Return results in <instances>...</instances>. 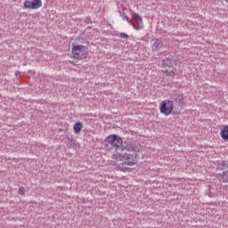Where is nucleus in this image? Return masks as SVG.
I'll return each instance as SVG.
<instances>
[{
	"label": "nucleus",
	"mask_w": 228,
	"mask_h": 228,
	"mask_svg": "<svg viewBox=\"0 0 228 228\" xmlns=\"http://www.w3.org/2000/svg\"><path fill=\"white\" fill-rule=\"evenodd\" d=\"M23 5L28 10H38V8H42V0H25Z\"/></svg>",
	"instance_id": "nucleus-4"
},
{
	"label": "nucleus",
	"mask_w": 228,
	"mask_h": 228,
	"mask_svg": "<svg viewBox=\"0 0 228 228\" xmlns=\"http://www.w3.org/2000/svg\"><path fill=\"white\" fill-rule=\"evenodd\" d=\"M73 129L75 133H81V129H83V123L79 121L75 123Z\"/></svg>",
	"instance_id": "nucleus-11"
},
{
	"label": "nucleus",
	"mask_w": 228,
	"mask_h": 228,
	"mask_svg": "<svg viewBox=\"0 0 228 228\" xmlns=\"http://www.w3.org/2000/svg\"><path fill=\"white\" fill-rule=\"evenodd\" d=\"M221 167L224 170L227 169L228 168V160H223L221 162Z\"/></svg>",
	"instance_id": "nucleus-15"
},
{
	"label": "nucleus",
	"mask_w": 228,
	"mask_h": 228,
	"mask_svg": "<svg viewBox=\"0 0 228 228\" xmlns=\"http://www.w3.org/2000/svg\"><path fill=\"white\" fill-rule=\"evenodd\" d=\"M151 42H153V44L151 45L152 51H159V49H161V47H163V42H161L158 38L152 39Z\"/></svg>",
	"instance_id": "nucleus-6"
},
{
	"label": "nucleus",
	"mask_w": 228,
	"mask_h": 228,
	"mask_svg": "<svg viewBox=\"0 0 228 228\" xmlns=\"http://www.w3.org/2000/svg\"><path fill=\"white\" fill-rule=\"evenodd\" d=\"M71 53L75 60H85L88 56V49L82 45H73Z\"/></svg>",
	"instance_id": "nucleus-2"
},
{
	"label": "nucleus",
	"mask_w": 228,
	"mask_h": 228,
	"mask_svg": "<svg viewBox=\"0 0 228 228\" xmlns=\"http://www.w3.org/2000/svg\"><path fill=\"white\" fill-rule=\"evenodd\" d=\"M162 72L169 77H175V70L174 69H171L170 71H168V69H163Z\"/></svg>",
	"instance_id": "nucleus-12"
},
{
	"label": "nucleus",
	"mask_w": 228,
	"mask_h": 228,
	"mask_svg": "<svg viewBox=\"0 0 228 228\" xmlns=\"http://www.w3.org/2000/svg\"><path fill=\"white\" fill-rule=\"evenodd\" d=\"M217 179L222 183H228V170L217 175Z\"/></svg>",
	"instance_id": "nucleus-9"
},
{
	"label": "nucleus",
	"mask_w": 228,
	"mask_h": 228,
	"mask_svg": "<svg viewBox=\"0 0 228 228\" xmlns=\"http://www.w3.org/2000/svg\"><path fill=\"white\" fill-rule=\"evenodd\" d=\"M133 19H134V20H136L137 22H142L143 20V19L142 18V16H140V14L134 12L133 14Z\"/></svg>",
	"instance_id": "nucleus-13"
},
{
	"label": "nucleus",
	"mask_w": 228,
	"mask_h": 228,
	"mask_svg": "<svg viewBox=\"0 0 228 228\" xmlns=\"http://www.w3.org/2000/svg\"><path fill=\"white\" fill-rule=\"evenodd\" d=\"M119 37H120V38H125L126 40H127V38H129V36L124 32H121L119 34Z\"/></svg>",
	"instance_id": "nucleus-17"
},
{
	"label": "nucleus",
	"mask_w": 228,
	"mask_h": 228,
	"mask_svg": "<svg viewBox=\"0 0 228 228\" xmlns=\"http://www.w3.org/2000/svg\"><path fill=\"white\" fill-rule=\"evenodd\" d=\"M221 138L228 142V126H225L221 131Z\"/></svg>",
	"instance_id": "nucleus-10"
},
{
	"label": "nucleus",
	"mask_w": 228,
	"mask_h": 228,
	"mask_svg": "<svg viewBox=\"0 0 228 228\" xmlns=\"http://www.w3.org/2000/svg\"><path fill=\"white\" fill-rule=\"evenodd\" d=\"M174 110V102L170 100H165L162 102V105L160 106V113L168 117L172 113Z\"/></svg>",
	"instance_id": "nucleus-3"
},
{
	"label": "nucleus",
	"mask_w": 228,
	"mask_h": 228,
	"mask_svg": "<svg viewBox=\"0 0 228 228\" xmlns=\"http://www.w3.org/2000/svg\"><path fill=\"white\" fill-rule=\"evenodd\" d=\"M119 13H120V16L122 17L123 20H126V22H128V24H130V26H132L134 28V29L140 31V28L136 27V25H134V23H133V21H131V20H129V17H127V15H126L125 13H122V12H119Z\"/></svg>",
	"instance_id": "nucleus-8"
},
{
	"label": "nucleus",
	"mask_w": 228,
	"mask_h": 228,
	"mask_svg": "<svg viewBox=\"0 0 228 228\" xmlns=\"http://www.w3.org/2000/svg\"><path fill=\"white\" fill-rule=\"evenodd\" d=\"M18 193L19 195H24V193H26V190L24 189V187H20Z\"/></svg>",
	"instance_id": "nucleus-16"
},
{
	"label": "nucleus",
	"mask_w": 228,
	"mask_h": 228,
	"mask_svg": "<svg viewBox=\"0 0 228 228\" xmlns=\"http://www.w3.org/2000/svg\"><path fill=\"white\" fill-rule=\"evenodd\" d=\"M174 63H175V61L172 58H166L162 62L163 69H172L174 67Z\"/></svg>",
	"instance_id": "nucleus-7"
},
{
	"label": "nucleus",
	"mask_w": 228,
	"mask_h": 228,
	"mask_svg": "<svg viewBox=\"0 0 228 228\" xmlns=\"http://www.w3.org/2000/svg\"><path fill=\"white\" fill-rule=\"evenodd\" d=\"M123 149H126V154H127V151L128 152H137V151H140V149L138 148V143H136V142H134V141L128 142L126 144V147L123 148Z\"/></svg>",
	"instance_id": "nucleus-5"
},
{
	"label": "nucleus",
	"mask_w": 228,
	"mask_h": 228,
	"mask_svg": "<svg viewBox=\"0 0 228 228\" xmlns=\"http://www.w3.org/2000/svg\"><path fill=\"white\" fill-rule=\"evenodd\" d=\"M176 102L178 103V106H180V108H183V106H184V98H177Z\"/></svg>",
	"instance_id": "nucleus-14"
},
{
	"label": "nucleus",
	"mask_w": 228,
	"mask_h": 228,
	"mask_svg": "<svg viewBox=\"0 0 228 228\" xmlns=\"http://www.w3.org/2000/svg\"><path fill=\"white\" fill-rule=\"evenodd\" d=\"M122 143H124L122 137L117 134H110L105 139V149L107 151H113L115 149V159L121 161L120 165L133 167L134 165V159H133V155L126 152V149L122 148Z\"/></svg>",
	"instance_id": "nucleus-1"
}]
</instances>
